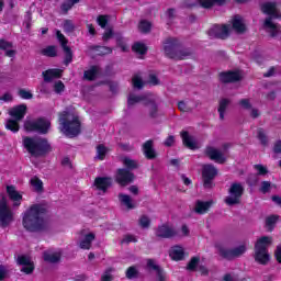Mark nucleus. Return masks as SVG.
<instances>
[{"instance_id": "6", "label": "nucleus", "mask_w": 281, "mask_h": 281, "mask_svg": "<svg viewBox=\"0 0 281 281\" xmlns=\"http://www.w3.org/2000/svg\"><path fill=\"white\" fill-rule=\"evenodd\" d=\"M69 112L63 111L59 113V124L61 126V131H64L67 137H78L80 135V119L78 116H74L72 120H69Z\"/></svg>"}, {"instance_id": "32", "label": "nucleus", "mask_w": 281, "mask_h": 281, "mask_svg": "<svg viewBox=\"0 0 281 281\" xmlns=\"http://www.w3.org/2000/svg\"><path fill=\"white\" fill-rule=\"evenodd\" d=\"M64 52V65L65 67H69L71 63H74V50H71V47L66 46L63 48Z\"/></svg>"}, {"instance_id": "19", "label": "nucleus", "mask_w": 281, "mask_h": 281, "mask_svg": "<svg viewBox=\"0 0 281 281\" xmlns=\"http://www.w3.org/2000/svg\"><path fill=\"white\" fill-rule=\"evenodd\" d=\"M177 236V231L168 226V224L159 225L156 229L157 238H175Z\"/></svg>"}, {"instance_id": "4", "label": "nucleus", "mask_w": 281, "mask_h": 281, "mask_svg": "<svg viewBox=\"0 0 281 281\" xmlns=\"http://www.w3.org/2000/svg\"><path fill=\"white\" fill-rule=\"evenodd\" d=\"M273 243V237L262 236L257 239L255 244V262L262 265L263 267L269 265L271 260V255H269V245Z\"/></svg>"}, {"instance_id": "22", "label": "nucleus", "mask_w": 281, "mask_h": 281, "mask_svg": "<svg viewBox=\"0 0 281 281\" xmlns=\"http://www.w3.org/2000/svg\"><path fill=\"white\" fill-rule=\"evenodd\" d=\"M144 105L148 106V113L151 120H157V117H159V105L155 99H146Z\"/></svg>"}, {"instance_id": "25", "label": "nucleus", "mask_w": 281, "mask_h": 281, "mask_svg": "<svg viewBox=\"0 0 281 281\" xmlns=\"http://www.w3.org/2000/svg\"><path fill=\"white\" fill-rule=\"evenodd\" d=\"M212 203L214 202L213 201L203 202L201 200H198L194 207L195 214H207V212L210 211V207H212Z\"/></svg>"}, {"instance_id": "62", "label": "nucleus", "mask_w": 281, "mask_h": 281, "mask_svg": "<svg viewBox=\"0 0 281 281\" xmlns=\"http://www.w3.org/2000/svg\"><path fill=\"white\" fill-rule=\"evenodd\" d=\"M110 38H113V30L112 29H109L108 31H105L102 36V40L104 41V43L109 42Z\"/></svg>"}, {"instance_id": "50", "label": "nucleus", "mask_w": 281, "mask_h": 281, "mask_svg": "<svg viewBox=\"0 0 281 281\" xmlns=\"http://www.w3.org/2000/svg\"><path fill=\"white\" fill-rule=\"evenodd\" d=\"M123 164L127 170H135L137 169V162L130 158H124Z\"/></svg>"}, {"instance_id": "3", "label": "nucleus", "mask_w": 281, "mask_h": 281, "mask_svg": "<svg viewBox=\"0 0 281 281\" xmlns=\"http://www.w3.org/2000/svg\"><path fill=\"white\" fill-rule=\"evenodd\" d=\"M165 56L170 60H186L188 56H192L190 48H183L181 41L177 37H167L162 42Z\"/></svg>"}, {"instance_id": "30", "label": "nucleus", "mask_w": 281, "mask_h": 281, "mask_svg": "<svg viewBox=\"0 0 281 281\" xmlns=\"http://www.w3.org/2000/svg\"><path fill=\"white\" fill-rule=\"evenodd\" d=\"M132 52L138 56H146V54H148V46L142 42H135L132 45Z\"/></svg>"}, {"instance_id": "44", "label": "nucleus", "mask_w": 281, "mask_h": 281, "mask_svg": "<svg viewBox=\"0 0 281 281\" xmlns=\"http://www.w3.org/2000/svg\"><path fill=\"white\" fill-rule=\"evenodd\" d=\"M199 262H201V257H192L187 265L188 271H196V267H199Z\"/></svg>"}, {"instance_id": "8", "label": "nucleus", "mask_w": 281, "mask_h": 281, "mask_svg": "<svg viewBox=\"0 0 281 281\" xmlns=\"http://www.w3.org/2000/svg\"><path fill=\"white\" fill-rule=\"evenodd\" d=\"M218 177V169L212 165H203L202 167V181H203V188L205 190H212L216 184L214 183V179Z\"/></svg>"}, {"instance_id": "55", "label": "nucleus", "mask_w": 281, "mask_h": 281, "mask_svg": "<svg viewBox=\"0 0 281 281\" xmlns=\"http://www.w3.org/2000/svg\"><path fill=\"white\" fill-rule=\"evenodd\" d=\"M259 191H260L262 194H268V192H271V182H269V181H262Z\"/></svg>"}, {"instance_id": "29", "label": "nucleus", "mask_w": 281, "mask_h": 281, "mask_svg": "<svg viewBox=\"0 0 281 281\" xmlns=\"http://www.w3.org/2000/svg\"><path fill=\"white\" fill-rule=\"evenodd\" d=\"M201 8L205 10H210V8H214V5H225L227 0H198Z\"/></svg>"}, {"instance_id": "10", "label": "nucleus", "mask_w": 281, "mask_h": 281, "mask_svg": "<svg viewBox=\"0 0 281 281\" xmlns=\"http://www.w3.org/2000/svg\"><path fill=\"white\" fill-rule=\"evenodd\" d=\"M229 196L225 198L226 205H239L243 194H245V187L240 182H233L228 189Z\"/></svg>"}, {"instance_id": "64", "label": "nucleus", "mask_w": 281, "mask_h": 281, "mask_svg": "<svg viewBox=\"0 0 281 281\" xmlns=\"http://www.w3.org/2000/svg\"><path fill=\"white\" fill-rule=\"evenodd\" d=\"M274 258L279 265H281V246H277L274 250Z\"/></svg>"}, {"instance_id": "18", "label": "nucleus", "mask_w": 281, "mask_h": 281, "mask_svg": "<svg viewBox=\"0 0 281 281\" xmlns=\"http://www.w3.org/2000/svg\"><path fill=\"white\" fill-rule=\"evenodd\" d=\"M94 188L100 192H106L113 186V178L111 177H97L93 183Z\"/></svg>"}, {"instance_id": "20", "label": "nucleus", "mask_w": 281, "mask_h": 281, "mask_svg": "<svg viewBox=\"0 0 281 281\" xmlns=\"http://www.w3.org/2000/svg\"><path fill=\"white\" fill-rule=\"evenodd\" d=\"M7 194L11 201H13L14 207H19L21 205V201H23V195L16 191L14 186L7 187Z\"/></svg>"}, {"instance_id": "28", "label": "nucleus", "mask_w": 281, "mask_h": 281, "mask_svg": "<svg viewBox=\"0 0 281 281\" xmlns=\"http://www.w3.org/2000/svg\"><path fill=\"white\" fill-rule=\"evenodd\" d=\"M95 240V234L88 233L83 239L80 241L79 247L80 249L89 250L91 249L92 243Z\"/></svg>"}, {"instance_id": "58", "label": "nucleus", "mask_w": 281, "mask_h": 281, "mask_svg": "<svg viewBox=\"0 0 281 281\" xmlns=\"http://www.w3.org/2000/svg\"><path fill=\"white\" fill-rule=\"evenodd\" d=\"M76 30V26L74 25V22L71 20H65L64 22V31L71 33Z\"/></svg>"}, {"instance_id": "63", "label": "nucleus", "mask_w": 281, "mask_h": 281, "mask_svg": "<svg viewBox=\"0 0 281 281\" xmlns=\"http://www.w3.org/2000/svg\"><path fill=\"white\" fill-rule=\"evenodd\" d=\"M272 150H273L274 155H280V153H281V139H278L277 142H274Z\"/></svg>"}, {"instance_id": "61", "label": "nucleus", "mask_w": 281, "mask_h": 281, "mask_svg": "<svg viewBox=\"0 0 281 281\" xmlns=\"http://www.w3.org/2000/svg\"><path fill=\"white\" fill-rule=\"evenodd\" d=\"M164 146L167 148H172V146H175V136L169 135L164 142Z\"/></svg>"}, {"instance_id": "59", "label": "nucleus", "mask_w": 281, "mask_h": 281, "mask_svg": "<svg viewBox=\"0 0 281 281\" xmlns=\"http://www.w3.org/2000/svg\"><path fill=\"white\" fill-rule=\"evenodd\" d=\"M178 109L182 113H190V111H192V109L190 106H188V104L184 103V101H179L178 102Z\"/></svg>"}, {"instance_id": "46", "label": "nucleus", "mask_w": 281, "mask_h": 281, "mask_svg": "<svg viewBox=\"0 0 281 281\" xmlns=\"http://www.w3.org/2000/svg\"><path fill=\"white\" fill-rule=\"evenodd\" d=\"M106 157V146H104L103 144H100L97 146V159H99L100 161H104Z\"/></svg>"}, {"instance_id": "53", "label": "nucleus", "mask_w": 281, "mask_h": 281, "mask_svg": "<svg viewBox=\"0 0 281 281\" xmlns=\"http://www.w3.org/2000/svg\"><path fill=\"white\" fill-rule=\"evenodd\" d=\"M14 47V44L12 42H8L3 38L0 40V49L2 52H8V49H12Z\"/></svg>"}, {"instance_id": "11", "label": "nucleus", "mask_w": 281, "mask_h": 281, "mask_svg": "<svg viewBox=\"0 0 281 281\" xmlns=\"http://www.w3.org/2000/svg\"><path fill=\"white\" fill-rule=\"evenodd\" d=\"M218 254L221 258H223L224 260H228V261L236 260V258H240V256H245V254H247V246L243 244L235 248L221 247L218 249Z\"/></svg>"}, {"instance_id": "41", "label": "nucleus", "mask_w": 281, "mask_h": 281, "mask_svg": "<svg viewBox=\"0 0 281 281\" xmlns=\"http://www.w3.org/2000/svg\"><path fill=\"white\" fill-rule=\"evenodd\" d=\"M257 138L259 139L261 146H267L269 144V138L267 137V133L262 127L257 130Z\"/></svg>"}, {"instance_id": "5", "label": "nucleus", "mask_w": 281, "mask_h": 281, "mask_svg": "<svg viewBox=\"0 0 281 281\" xmlns=\"http://www.w3.org/2000/svg\"><path fill=\"white\" fill-rule=\"evenodd\" d=\"M261 11L263 12V14H268L269 16L266 19L263 27H266V30H269V34L272 38H276V36H278V33L280 32V29L277 26L276 23H273V19H280L276 2L263 3L261 5Z\"/></svg>"}, {"instance_id": "7", "label": "nucleus", "mask_w": 281, "mask_h": 281, "mask_svg": "<svg viewBox=\"0 0 281 281\" xmlns=\"http://www.w3.org/2000/svg\"><path fill=\"white\" fill-rule=\"evenodd\" d=\"M52 128V121L45 116H40L34 121H26L24 123V130L27 133H38L40 135H47Z\"/></svg>"}, {"instance_id": "47", "label": "nucleus", "mask_w": 281, "mask_h": 281, "mask_svg": "<svg viewBox=\"0 0 281 281\" xmlns=\"http://www.w3.org/2000/svg\"><path fill=\"white\" fill-rule=\"evenodd\" d=\"M138 225L143 229H148V227H150V218L147 215H142L138 220Z\"/></svg>"}, {"instance_id": "45", "label": "nucleus", "mask_w": 281, "mask_h": 281, "mask_svg": "<svg viewBox=\"0 0 281 281\" xmlns=\"http://www.w3.org/2000/svg\"><path fill=\"white\" fill-rule=\"evenodd\" d=\"M138 29L143 34H148L153 30V24L146 20H142L138 24Z\"/></svg>"}, {"instance_id": "39", "label": "nucleus", "mask_w": 281, "mask_h": 281, "mask_svg": "<svg viewBox=\"0 0 281 281\" xmlns=\"http://www.w3.org/2000/svg\"><path fill=\"white\" fill-rule=\"evenodd\" d=\"M125 278H127V280H136V278H139V270H137V267H128L125 271Z\"/></svg>"}, {"instance_id": "60", "label": "nucleus", "mask_w": 281, "mask_h": 281, "mask_svg": "<svg viewBox=\"0 0 281 281\" xmlns=\"http://www.w3.org/2000/svg\"><path fill=\"white\" fill-rule=\"evenodd\" d=\"M247 184L250 188H254V186H258V176L256 175H250L247 179Z\"/></svg>"}, {"instance_id": "14", "label": "nucleus", "mask_w": 281, "mask_h": 281, "mask_svg": "<svg viewBox=\"0 0 281 281\" xmlns=\"http://www.w3.org/2000/svg\"><path fill=\"white\" fill-rule=\"evenodd\" d=\"M218 77L223 85H231L243 80V76H240V71L238 70L222 71Z\"/></svg>"}, {"instance_id": "35", "label": "nucleus", "mask_w": 281, "mask_h": 281, "mask_svg": "<svg viewBox=\"0 0 281 281\" xmlns=\"http://www.w3.org/2000/svg\"><path fill=\"white\" fill-rule=\"evenodd\" d=\"M42 56H47V58H56L58 56V50H56L55 45L46 46L41 50Z\"/></svg>"}, {"instance_id": "36", "label": "nucleus", "mask_w": 281, "mask_h": 281, "mask_svg": "<svg viewBox=\"0 0 281 281\" xmlns=\"http://www.w3.org/2000/svg\"><path fill=\"white\" fill-rule=\"evenodd\" d=\"M229 99H222L220 100V105H218V114H220V120H225V111H227V106H229Z\"/></svg>"}, {"instance_id": "38", "label": "nucleus", "mask_w": 281, "mask_h": 281, "mask_svg": "<svg viewBox=\"0 0 281 281\" xmlns=\"http://www.w3.org/2000/svg\"><path fill=\"white\" fill-rule=\"evenodd\" d=\"M98 76V66H91L90 69L83 72V78L89 81L95 80Z\"/></svg>"}, {"instance_id": "24", "label": "nucleus", "mask_w": 281, "mask_h": 281, "mask_svg": "<svg viewBox=\"0 0 281 281\" xmlns=\"http://www.w3.org/2000/svg\"><path fill=\"white\" fill-rule=\"evenodd\" d=\"M182 138V144L186 146V148H189V150H196V142H194V138L190 136V133L188 131H182L180 133Z\"/></svg>"}, {"instance_id": "37", "label": "nucleus", "mask_w": 281, "mask_h": 281, "mask_svg": "<svg viewBox=\"0 0 281 281\" xmlns=\"http://www.w3.org/2000/svg\"><path fill=\"white\" fill-rule=\"evenodd\" d=\"M44 261L50 262V265H56V262H60V254L58 252H44Z\"/></svg>"}, {"instance_id": "1", "label": "nucleus", "mask_w": 281, "mask_h": 281, "mask_svg": "<svg viewBox=\"0 0 281 281\" xmlns=\"http://www.w3.org/2000/svg\"><path fill=\"white\" fill-rule=\"evenodd\" d=\"M46 214L47 207H45L44 204H33L23 213L22 226L26 232H31L32 234L47 232Z\"/></svg>"}, {"instance_id": "57", "label": "nucleus", "mask_w": 281, "mask_h": 281, "mask_svg": "<svg viewBox=\"0 0 281 281\" xmlns=\"http://www.w3.org/2000/svg\"><path fill=\"white\" fill-rule=\"evenodd\" d=\"M54 91L55 93H58V94L63 93L65 91V83L60 80L56 81L54 83Z\"/></svg>"}, {"instance_id": "31", "label": "nucleus", "mask_w": 281, "mask_h": 281, "mask_svg": "<svg viewBox=\"0 0 281 281\" xmlns=\"http://www.w3.org/2000/svg\"><path fill=\"white\" fill-rule=\"evenodd\" d=\"M119 201H121L122 205H125L127 210H135V205L133 204V199H131V195L120 193Z\"/></svg>"}, {"instance_id": "43", "label": "nucleus", "mask_w": 281, "mask_h": 281, "mask_svg": "<svg viewBox=\"0 0 281 281\" xmlns=\"http://www.w3.org/2000/svg\"><path fill=\"white\" fill-rule=\"evenodd\" d=\"M144 100H146V97L144 95L130 94L127 98V105L134 106V104H137L138 102H144Z\"/></svg>"}, {"instance_id": "2", "label": "nucleus", "mask_w": 281, "mask_h": 281, "mask_svg": "<svg viewBox=\"0 0 281 281\" xmlns=\"http://www.w3.org/2000/svg\"><path fill=\"white\" fill-rule=\"evenodd\" d=\"M22 143L31 157H46L52 153V144L47 138L24 136Z\"/></svg>"}, {"instance_id": "52", "label": "nucleus", "mask_w": 281, "mask_h": 281, "mask_svg": "<svg viewBox=\"0 0 281 281\" xmlns=\"http://www.w3.org/2000/svg\"><path fill=\"white\" fill-rule=\"evenodd\" d=\"M56 36H57V41H59V43L61 45V49L65 47H68L67 44L69 43V41L67 40V37H65L64 34H61L60 31L56 32Z\"/></svg>"}, {"instance_id": "17", "label": "nucleus", "mask_w": 281, "mask_h": 281, "mask_svg": "<svg viewBox=\"0 0 281 281\" xmlns=\"http://www.w3.org/2000/svg\"><path fill=\"white\" fill-rule=\"evenodd\" d=\"M9 115L13 117V120L20 121L27 115V104L21 103L19 105H14L10 111Z\"/></svg>"}, {"instance_id": "12", "label": "nucleus", "mask_w": 281, "mask_h": 281, "mask_svg": "<svg viewBox=\"0 0 281 281\" xmlns=\"http://www.w3.org/2000/svg\"><path fill=\"white\" fill-rule=\"evenodd\" d=\"M133 181H135V173L125 168L117 169L115 182L119 183V186L126 188V186L133 183Z\"/></svg>"}, {"instance_id": "13", "label": "nucleus", "mask_w": 281, "mask_h": 281, "mask_svg": "<svg viewBox=\"0 0 281 281\" xmlns=\"http://www.w3.org/2000/svg\"><path fill=\"white\" fill-rule=\"evenodd\" d=\"M16 263L22 267L21 272L25 273L26 276H32V273H34V269H36L34 261H32V259L25 255L18 256Z\"/></svg>"}, {"instance_id": "21", "label": "nucleus", "mask_w": 281, "mask_h": 281, "mask_svg": "<svg viewBox=\"0 0 281 281\" xmlns=\"http://www.w3.org/2000/svg\"><path fill=\"white\" fill-rule=\"evenodd\" d=\"M143 153L146 159H157V151L155 150L153 139H148L143 144Z\"/></svg>"}, {"instance_id": "33", "label": "nucleus", "mask_w": 281, "mask_h": 281, "mask_svg": "<svg viewBox=\"0 0 281 281\" xmlns=\"http://www.w3.org/2000/svg\"><path fill=\"white\" fill-rule=\"evenodd\" d=\"M20 121L16 119H9L5 123L7 131H11V133H19L21 131V125L19 124Z\"/></svg>"}, {"instance_id": "34", "label": "nucleus", "mask_w": 281, "mask_h": 281, "mask_svg": "<svg viewBox=\"0 0 281 281\" xmlns=\"http://www.w3.org/2000/svg\"><path fill=\"white\" fill-rule=\"evenodd\" d=\"M278 221H280V215H269L266 217V228L268 232H273V229H276Z\"/></svg>"}, {"instance_id": "49", "label": "nucleus", "mask_w": 281, "mask_h": 281, "mask_svg": "<svg viewBox=\"0 0 281 281\" xmlns=\"http://www.w3.org/2000/svg\"><path fill=\"white\" fill-rule=\"evenodd\" d=\"M132 85L134 89H144V80H142L139 76H134L132 78Z\"/></svg>"}, {"instance_id": "9", "label": "nucleus", "mask_w": 281, "mask_h": 281, "mask_svg": "<svg viewBox=\"0 0 281 281\" xmlns=\"http://www.w3.org/2000/svg\"><path fill=\"white\" fill-rule=\"evenodd\" d=\"M14 221V212L8 206V198L5 195L0 196V227H9Z\"/></svg>"}, {"instance_id": "16", "label": "nucleus", "mask_w": 281, "mask_h": 281, "mask_svg": "<svg viewBox=\"0 0 281 281\" xmlns=\"http://www.w3.org/2000/svg\"><path fill=\"white\" fill-rule=\"evenodd\" d=\"M204 155L206 157H209V159H211V161H216L217 164H225V161H227V159L225 158L223 153H221L218 149H216L212 146H207L205 148Z\"/></svg>"}, {"instance_id": "23", "label": "nucleus", "mask_w": 281, "mask_h": 281, "mask_svg": "<svg viewBox=\"0 0 281 281\" xmlns=\"http://www.w3.org/2000/svg\"><path fill=\"white\" fill-rule=\"evenodd\" d=\"M44 82H52L54 78H63V70L58 68L47 69L42 72Z\"/></svg>"}, {"instance_id": "27", "label": "nucleus", "mask_w": 281, "mask_h": 281, "mask_svg": "<svg viewBox=\"0 0 281 281\" xmlns=\"http://www.w3.org/2000/svg\"><path fill=\"white\" fill-rule=\"evenodd\" d=\"M169 256L171 260H183L186 251H183V248L181 246H175L173 248H171Z\"/></svg>"}, {"instance_id": "54", "label": "nucleus", "mask_w": 281, "mask_h": 281, "mask_svg": "<svg viewBox=\"0 0 281 281\" xmlns=\"http://www.w3.org/2000/svg\"><path fill=\"white\" fill-rule=\"evenodd\" d=\"M97 23L102 29L106 27V25H109V15H99L97 18Z\"/></svg>"}, {"instance_id": "51", "label": "nucleus", "mask_w": 281, "mask_h": 281, "mask_svg": "<svg viewBox=\"0 0 281 281\" xmlns=\"http://www.w3.org/2000/svg\"><path fill=\"white\" fill-rule=\"evenodd\" d=\"M18 95H20L22 100H32V98H34V94L25 89H20Z\"/></svg>"}, {"instance_id": "42", "label": "nucleus", "mask_w": 281, "mask_h": 281, "mask_svg": "<svg viewBox=\"0 0 281 281\" xmlns=\"http://www.w3.org/2000/svg\"><path fill=\"white\" fill-rule=\"evenodd\" d=\"M31 186L34 188L35 192H43L44 190L43 180L36 176L31 178Z\"/></svg>"}, {"instance_id": "26", "label": "nucleus", "mask_w": 281, "mask_h": 281, "mask_svg": "<svg viewBox=\"0 0 281 281\" xmlns=\"http://www.w3.org/2000/svg\"><path fill=\"white\" fill-rule=\"evenodd\" d=\"M233 30L237 32V34H244L246 32L247 26H245V23H243V18L240 15H235L233 18Z\"/></svg>"}, {"instance_id": "15", "label": "nucleus", "mask_w": 281, "mask_h": 281, "mask_svg": "<svg viewBox=\"0 0 281 281\" xmlns=\"http://www.w3.org/2000/svg\"><path fill=\"white\" fill-rule=\"evenodd\" d=\"M210 38H221L222 41H225L227 36H229V25L224 24L222 27L218 25H215L209 31Z\"/></svg>"}, {"instance_id": "48", "label": "nucleus", "mask_w": 281, "mask_h": 281, "mask_svg": "<svg viewBox=\"0 0 281 281\" xmlns=\"http://www.w3.org/2000/svg\"><path fill=\"white\" fill-rule=\"evenodd\" d=\"M254 168L257 170L258 177H265L266 175H269V169L263 165H255Z\"/></svg>"}, {"instance_id": "56", "label": "nucleus", "mask_w": 281, "mask_h": 281, "mask_svg": "<svg viewBox=\"0 0 281 281\" xmlns=\"http://www.w3.org/2000/svg\"><path fill=\"white\" fill-rule=\"evenodd\" d=\"M147 267L149 269H151L153 271H155L156 273H159V271L162 270L161 267H159L158 265L155 263V259H148Z\"/></svg>"}, {"instance_id": "40", "label": "nucleus", "mask_w": 281, "mask_h": 281, "mask_svg": "<svg viewBox=\"0 0 281 281\" xmlns=\"http://www.w3.org/2000/svg\"><path fill=\"white\" fill-rule=\"evenodd\" d=\"M90 49H93L94 52H99V56H106L109 54H113V48L109 46L93 45L90 47Z\"/></svg>"}]
</instances>
